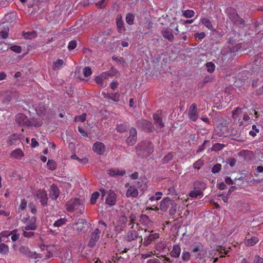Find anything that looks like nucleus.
I'll return each mask as SVG.
<instances>
[{"mask_svg": "<svg viewBox=\"0 0 263 263\" xmlns=\"http://www.w3.org/2000/svg\"><path fill=\"white\" fill-rule=\"evenodd\" d=\"M15 120L20 126H34L35 127L41 126L42 124L41 120L39 121L31 119L29 120L23 114H18L16 116Z\"/></svg>", "mask_w": 263, "mask_h": 263, "instance_id": "nucleus-1", "label": "nucleus"}, {"mask_svg": "<svg viewBox=\"0 0 263 263\" xmlns=\"http://www.w3.org/2000/svg\"><path fill=\"white\" fill-rule=\"evenodd\" d=\"M161 111L158 110L155 114L153 115V119L154 123L156 125L157 127L161 128L164 127V124L161 118Z\"/></svg>", "mask_w": 263, "mask_h": 263, "instance_id": "nucleus-6", "label": "nucleus"}, {"mask_svg": "<svg viewBox=\"0 0 263 263\" xmlns=\"http://www.w3.org/2000/svg\"><path fill=\"white\" fill-rule=\"evenodd\" d=\"M101 233V230L99 229H96L94 231L91 233L90 236V238L89 242L88 243V246L90 248L93 247L96 243L100 239V234Z\"/></svg>", "mask_w": 263, "mask_h": 263, "instance_id": "nucleus-3", "label": "nucleus"}, {"mask_svg": "<svg viewBox=\"0 0 263 263\" xmlns=\"http://www.w3.org/2000/svg\"><path fill=\"white\" fill-rule=\"evenodd\" d=\"M190 258V254L189 252H183L182 255V258L183 260H189Z\"/></svg>", "mask_w": 263, "mask_h": 263, "instance_id": "nucleus-50", "label": "nucleus"}, {"mask_svg": "<svg viewBox=\"0 0 263 263\" xmlns=\"http://www.w3.org/2000/svg\"><path fill=\"white\" fill-rule=\"evenodd\" d=\"M203 165V161L201 159H199L193 164V166L195 169L199 170Z\"/></svg>", "mask_w": 263, "mask_h": 263, "instance_id": "nucleus-35", "label": "nucleus"}, {"mask_svg": "<svg viewBox=\"0 0 263 263\" xmlns=\"http://www.w3.org/2000/svg\"><path fill=\"white\" fill-rule=\"evenodd\" d=\"M10 156L14 158H21L23 156V153L21 149H16L13 151L10 154Z\"/></svg>", "mask_w": 263, "mask_h": 263, "instance_id": "nucleus-25", "label": "nucleus"}, {"mask_svg": "<svg viewBox=\"0 0 263 263\" xmlns=\"http://www.w3.org/2000/svg\"><path fill=\"white\" fill-rule=\"evenodd\" d=\"M0 36L3 39H6L8 36V30H4L0 32Z\"/></svg>", "mask_w": 263, "mask_h": 263, "instance_id": "nucleus-53", "label": "nucleus"}, {"mask_svg": "<svg viewBox=\"0 0 263 263\" xmlns=\"http://www.w3.org/2000/svg\"><path fill=\"white\" fill-rule=\"evenodd\" d=\"M254 263H263V258L256 255L254 257Z\"/></svg>", "mask_w": 263, "mask_h": 263, "instance_id": "nucleus-54", "label": "nucleus"}, {"mask_svg": "<svg viewBox=\"0 0 263 263\" xmlns=\"http://www.w3.org/2000/svg\"><path fill=\"white\" fill-rule=\"evenodd\" d=\"M203 193L202 192L199 190H195L192 191L189 193L190 197L194 198H201L203 196Z\"/></svg>", "mask_w": 263, "mask_h": 263, "instance_id": "nucleus-23", "label": "nucleus"}, {"mask_svg": "<svg viewBox=\"0 0 263 263\" xmlns=\"http://www.w3.org/2000/svg\"><path fill=\"white\" fill-rule=\"evenodd\" d=\"M86 221L83 219H80L78 221L74 223L73 226V228L78 231L81 232L84 228V225L86 223Z\"/></svg>", "mask_w": 263, "mask_h": 263, "instance_id": "nucleus-19", "label": "nucleus"}, {"mask_svg": "<svg viewBox=\"0 0 263 263\" xmlns=\"http://www.w3.org/2000/svg\"><path fill=\"white\" fill-rule=\"evenodd\" d=\"M195 12L192 10H186L183 11V15L186 18H191L194 16Z\"/></svg>", "mask_w": 263, "mask_h": 263, "instance_id": "nucleus-33", "label": "nucleus"}, {"mask_svg": "<svg viewBox=\"0 0 263 263\" xmlns=\"http://www.w3.org/2000/svg\"><path fill=\"white\" fill-rule=\"evenodd\" d=\"M36 218L35 216L29 217L28 221L26 223V225L23 228L25 230H34L36 229Z\"/></svg>", "mask_w": 263, "mask_h": 263, "instance_id": "nucleus-8", "label": "nucleus"}, {"mask_svg": "<svg viewBox=\"0 0 263 263\" xmlns=\"http://www.w3.org/2000/svg\"><path fill=\"white\" fill-rule=\"evenodd\" d=\"M36 33L35 32H27L24 34V37L26 39H31L36 36Z\"/></svg>", "mask_w": 263, "mask_h": 263, "instance_id": "nucleus-45", "label": "nucleus"}, {"mask_svg": "<svg viewBox=\"0 0 263 263\" xmlns=\"http://www.w3.org/2000/svg\"><path fill=\"white\" fill-rule=\"evenodd\" d=\"M11 234H12V232H7V231H4L2 232L0 235H1L2 237H8L9 235H11Z\"/></svg>", "mask_w": 263, "mask_h": 263, "instance_id": "nucleus-58", "label": "nucleus"}, {"mask_svg": "<svg viewBox=\"0 0 263 263\" xmlns=\"http://www.w3.org/2000/svg\"><path fill=\"white\" fill-rule=\"evenodd\" d=\"M207 70L209 72H213L215 70V65L212 62H208L206 64Z\"/></svg>", "mask_w": 263, "mask_h": 263, "instance_id": "nucleus-39", "label": "nucleus"}, {"mask_svg": "<svg viewBox=\"0 0 263 263\" xmlns=\"http://www.w3.org/2000/svg\"><path fill=\"white\" fill-rule=\"evenodd\" d=\"M102 95L104 98L111 100L116 102H118L120 100V94L117 92L110 94L107 91H104L102 92Z\"/></svg>", "mask_w": 263, "mask_h": 263, "instance_id": "nucleus-7", "label": "nucleus"}, {"mask_svg": "<svg viewBox=\"0 0 263 263\" xmlns=\"http://www.w3.org/2000/svg\"><path fill=\"white\" fill-rule=\"evenodd\" d=\"M138 233L135 230H130L128 231L124 237V239L129 242L137 239L138 237Z\"/></svg>", "mask_w": 263, "mask_h": 263, "instance_id": "nucleus-12", "label": "nucleus"}, {"mask_svg": "<svg viewBox=\"0 0 263 263\" xmlns=\"http://www.w3.org/2000/svg\"><path fill=\"white\" fill-rule=\"evenodd\" d=\"M24 231L23 236L25 237L29 238L33 236L34 232L30 231V230H25L24 228H22Z\"/></svg>", "mask_w": 263, "mask_h": 263, "instance_id": "nucleus-44", "label": "nucleus"}, {"mask_svg": "<svg viewBox=\"0 0 263 263\" xmlns=\"http://www.w3.org/2000/svg\"><path fill=\"white\" fill-rule=\"evenodd\" d=\"M137 140V130L135 128L132 127L129 130V136L126 141L128 144L133 145Z\"/></svg>", "mask_w": 263, "mask_h": 263, "instance_id": "nucleus-9", "label": "nucleus"}, {"mask_svg": "<svg viewBox=\"0 0 263 263\" xmlns=\"http://www.w3.org/2000/svg\"><path fill=\"white\" fill-rule=\"evenodd\" d=\"M66 220L65 218L58 219L54 222L53 226L55 227H59L63 225L66 222Z\"/></svg>", "mask_w": 263, "mask_h": 263, "instance_id": "nucleus-38", "label": "nucleus"}, {"mask_svg": "<svg viewBox=\"0 0 263 263\" xmlns=\"http://www.w3.org/2000/svg\"><path fill=\"white\" fill-rule=\"evenodd\" d=\"M225 182L227 184L230 185L234 184L233 180L229 177H227L225 178Z\"/></svg>", "mask_w": 263, "mask_h": 263, "instance_id": "nucleus-57", "label": "nucleus"}, {"mask_svg": "<svg viewBox=\"0 0 263 263\" xmlns=\"http://www.w3.org/2000/svg\"><path fill=\"white\" fill-rule=\"evenodd\" d=\"M106 0H101L100 1L98 2L96 4V5L99 7V8H103L105 6Z\"/></svg>", "mask_w": 263, "mask_h": 263, "instance_id": "nucleus-55", "label": "nucleus"}, {"mask_svg": "<svg viewBox=\"0 0 263 263\" xmlns=\"http://www.w3.org/2000/svg\"><path fill=\"white\" fill-rule=\"evenodd\" d=\"M12 234H11V240L13 241H15L17 240L20 238V234L16 233V230H14L12 231Z\"/></svg>", "mask_w": 263, "mask_h": 263, "instance_id": "nucleus-43", "label": "nucleus"}, {"mask_svg": "<svg viewBox=\"0 0 263 263\" xmlns=\"http://www.w3.org/2000/svg\"><path fill=\"white\" fill-rule=\"evenodd\" d=\"M194 36L196 39L197 38L200 40H201V39H203V38H204V37L205 36V34L203 32H201L200 33L197 32V33H195L194 34Z\"/></svg>", "mask_w": 263, "mask_h": 263, "instance_id": "nucleus-51", "label": "nucleus"}, {"mask_svg": "<svg viewBox=\"0 0 263 263\" xmlns=\"http://www.w3.org/2000/svg\"><path fill=\"white\" fill-rule=\"evenodd\" d=\"M162 36L168 40L170 42H173L175 39L174 35L168 28H164L161 31Z\"/></svg>", "mask_w": 263, "mask_h": 263, "instance_id": "nucleus-17", "label": "nucleus"}, {"mask_svg": "<svg viewBox=\"0 0 263 263\" xmlns=\"http://www.w3.org/2000/svg\"><path fill=\"white\" fill-rule=\"evenodd\" d=\"M9 250V247L7 245L3 243L0 244V254L6 255L8 253Z\"/></svg>", "mask_w": 263, "mask_h": 263, "instance_id": "nucleus-27", "label": "nucleus"}, {"mask_svg": "<svg viewBox=\"0 0 263 263\" xmlns=\"http://www.w3.org/2000/svg\"><path fill=\"white\" fill-rule=\"evenodd\" d=\"M200 22L204 25L207 28L211 30H214L212 24L210 20L207 17L201 18Z\"/></svg>", "mask_w": 263, "mask_h": 263, "instance_id": "nucleus-22", "label": "nucleus"}, {"mask_svg": "<svg viewBox=\"0 0 263 263\" xmlns=\"http://www.w3.org/2000/svg\"><path fill=\"white\" fill-rule=\"evenodd\" d=\"M146 263H160V262L158 259L154 258L148 260Z\"/></svg>", "mask_w": 263, "mask_h": 263, "instance_id": "nucleus-64", "label": "nucleus"}, {"mask_svg": "<svg viewBox=\"0 0 263 263\" xmlns=\"http://www.w3.org/2000/svg\"><path fill=\"white\" fill-rule=\"evenodd\" d=\"M47 165L48 168L50 170H54L57 167L55 162L52 160H49L47 162Z\"/></svg>", "mask_w": 263, "mask_h": 263, "instance_id": "nucleus-34", "label": "nucleus"}, {"mask_svg": "<svg viewBox=\"0 0 263 263\" xmlns=\"http://www.w3.org/2000/svg\"><path fill=\"white\" fill-rule=\"evenodd\" d=\"M181 252V248L179 245H175L174 246L171 255L172 257L177 258L179 257Z\"/></svg>", "mask_w": 263, "mask_h": 263, "instance_id": "nucleus-20", "label": "nucleus"}, {"mask_svg": "<svg viewBox=\"0 0 263 263\" xmlns=\"http://www.w3.org/2000/svg\"><path fill=\"white\" fill-rule=\"evenodd\" d=\"M92 150L97 155H103L106 152V147L104 143L97 141L93 144Z\"/></svg>", "mask_w": 263, "mask_h": 263, "instance_id": "nucleus-4", "label": "nucleus"}, {"mask_svg": "<svg viewBox=\"0 0 263 263\" xmlns=\"http://www.w3.org/2000/svg\"><path fill=\"white\" fill-rule=\"evenodd\" d=\"M135 16L132 13H128L126 16V22L129 25H132L134 23Z\"/></svg>", "mask_w": 263, "mask_h": 263, "instance_id": "nucleus-32", "label": "nucleus"}, {"mask_svg": "<svg viewBox=\"0 0 263 263\" xmlns=\"http://www.w3.org/2000/svg\"><path fill=\"white\" fill-rule=\"evenodd\" d=\"M60 192L58 187L52 184L50 187L49 197L52 200H56L59 196Z\"/></svg>", "mask_w": 263, "mask_h": 263, "instance_id": "nucleus-16", "label": "nucleus"}, {"mask_svg": "<svg viewBox=\"0 0 263 263\" xmlns=\"http://www.w3.org/2000/svg\"><path fill=\"white\" fill-rule=\"evenodd\" d=\"M116 194L114 192L110 191L107 194L106 198V204L109 205H114L116 203Z\"/></svg>", "mask_w": 263, "mask_h": 263, "instance_id": "nucleus-13", "label": "nucleus"}, {"mask_svg": "<svg viewBox=\"0 0 263 263\" xmlns=\"http://www.w3.org/2000/svg\"><path fill=\"white\" fill-rule=\"evenodd\" d=\"M169 202L170 200L167 198L163 199L162 200H161L160 205V209L161 210L164 212L167 211L169 206Z\"/></svg>", "mask_w": 263, "mask_h": 263, "instance_id": "nucleus-24", "label": "nucleus"}, {"mask_svg": "<svg viewBox=\"0 0 263 263\" xmlns=\"http://www.w3.org/2000/svg\"><path fill=\"white\" fill-rule=\"evenodd\" d=\"M125 171L117 168H110L107 171V174L111 177L122 176L125 174Z\"/></svg>", "mask_w": 263, "mask_h": 263, "instance_id": "nucleus-11", "label": "nucleus"}, {"mask_svg": "<svg viewBox=\"0 0 263 263\" xmlns=\"http://www.w3.org/2000/svg\"><path fill=\"white\" fill-rule=\"evenodd\" d=\"M29 208L33 214H35L36 212V209L33 204H29Z\"/></svg>", "mask_w": 263, "mask_h": 263, "instance_id": "nucleus-60", "label": "nucleus"}, {"mask_svg": "<svg viewBox=\"0 0 263 263\" xmlns=\"http://www.w3.org/2000/svg\"><path fill=\"white\" fill-rule=\"evenodd\" d=\"M159 237V234L157 233H153V231L151 232V234L147 237H145L143 239V244L145 246H147L150 245L153 241L158 238Z\"/></svg>", "mask_w": 263, "mask_h": 263, "instance_id": "nucleus-10", "label": "nucleus"}, {"mask_svg": "<svg viewBox=\"0 0 263 263\" xmlns=\"http://www.w3.org/2000/svg\"><path fill=\"white\" fill-rule=\"evenodd\" d=\"M64 64V62L62 59H58L54 62L53 65V69L54 70L60 69Z\"/></svg>", "mask_w": 263, "mask_h": 263, "instance_id": "nucleus-28", "label": "nucleus"}, {"mask_svg": "<svg viewBox=\"0 0 263 263\" xmlns=\"http://www.w3.org/2000/svg\"><path fill=\"white\" fill-rule=\"evenodd\" d=\"M242 112V109L239 107H237L232 112V116L233 118H236L239 115H240Z\"/></svg>", "mask_w": 263, "mask_h": 263, "instance_id": "nucleus-41", "label": "nucleus"}, {"mask_svg": "<svg viewBox=\"0 0 263 263\" xmlns=\"http://www.w3.org/2000/svg\"><path fill=\"white\" fill-rule=\"evenodd\" d=\"M238 14L234 11L232 13L229 14V17L230 20H232L234 23L236 22V20L238 18Z\"/></svg>", "mask_w": 263, "mask_h": 263, "instance_id": "nucleus-40", "label": "nucleus"}, {"mask_svg": "<svg viewBox=\"0 0 263 263\" xmlns=\"http://www.w3.org/2000/svg\"><path fill=\"white\" fill-rule=\"evenodd\" d=\"M259 241V239L257 237H252L250 239L245 240V244L247 246H253Z\"/></svg>", "mask_w": 263, "mask_h": 263, "instance_id": "nucleus-21", "label": "nucleus"}, {"mask_svg": "<svg viewBox=\"0 0 263 263\" xmlns=\"http://www.w3.org/2000/svg\"><path fill=\"white\" fill-rule=\"evenodd\" d=\"M226 185L224 182H220L218 184V188L220 190H224L226 188Z\"/></svg>", "mask_w": 263, "mask_h": 263, "instance_id": "nucleus-63", "label": "nucleus"}, {"mask_svg": "<svg viewBox=\"0 0 263 263\" xmlns=\"http://www.w3.org/2000/svg\"><path fill=\"white\" fill-rule=\"evenodd\" d=\"M39 145L38 142L36 141L34 138L31 139V146L33 147H35Z\"/></svg>", "mask_w": 263, "mask_h": 263, "instance_id": "nucleus-59", "label": "nucleus"}, {"mask_svg": "<svg viewBox=\"0 0 263 263\" xmlns=\"http://www.w3.org/2000/svg\"><path fill=\"white\" fill-rule=\"evenodd\" d=\"M107 79V77L105 73H103L100 76H97L95 78V82L100 87H104L106 86L107 83H105V80Z\"/></svg>", "mask_w": 263, "mask_h": 263, "instance_id": "nucleus-15", "label": "nucleus"}, {"mask_svg": "<svg viewBox=\"0 0 263 263\" xmlns=\"http://www.w3.org/2000/svg\"><path fill=\"white\" fill-rule=\"evenodd\" d=\"M83 201L79 199L74 198L68 201L66 204V209L69 212H72L77 210L82 211L84 210Z\"/></svg>", "mask_w": 263, "mask_h": 263, "instance_id": "nucleus-2", "label": "nucleus"}, {"mask_svg": "<svg viewBox=\"0 0 263 263\" xmlns=\"http://www.w3.org/2000/svg\"><path fill=\"white\" fill-rule=\"evenodd\" d=\"M165 245L163 243V242H160L158 243L157 246V249L160 250V249H163L165 248Z\"/></svg>", "mask_w": 263, "mask_h": 263, "instance_id": "nucleus-61", "label": "nucleus"}, {"mask_svg": "<svg viewBox=\"0 0 263 263\" xmlns=\"http://www.w3.org/2000/svg\"><path fill=\"white\" fill-rule=\"evenodd\" d=\"M77 46V42L75 41H70L68 46V48L69 50H72L76 48Z\"/></svg>", "mask_w": 263, "mask_h": 263, "instance_id": "nucleus-52", "label": "nucleus"}, {"mask_svg": "<svg viewBox=\"0 0 263 263\" xmlns=\"http://www.w3.org/2000/svg\"><path fill=\"white\" fill-rule=\"evenodd\" d=\"M173 158V154L172 153H168L162 160V164H165L168 163L172 160Z\"/></svg>", "mask_w": 263, "mask_h": 263, "instance_id": "nucleus-29", "label": "nucleus"}, {"mask_svg": "<svg viewBox=\"0 0 263 263\" xmlns=\"http://www.w3.org/2000/svg\"><path fill=\"white\" fill-rule=\"evenodd\" d=\"M138 191L135 186H130L126 192V196L135 198L138 196Z\"/></svg>", "mask_w": 263, "mask_h": 263, "instance_id": "nucleus-18", "label": "nucleus"}, {"mask_svg": "<svg viewBox=\"0 0 263 263\" xmlns=\"http://www.w3.org/2000/svg\"><path fill=\"white\" fill-rule=\"evenodd\" d=\"M20 253L24 255H29L30 251L28 247L25 246H21L18 250Z\"/></svg>", "mask_w": 263, "mask_h": 263, "instance_id": "nucleus-30", "label": "nucleus"}, {"mask_svg": "<svg viewBox=\"0 0 263 263\" xmlns=\"http://www.w3.org/2000/svg\"><path fill=\"white\" fill-rule=\"evenodd\" d=\"M27 201H25V200H24V199L22 200L21 201V204L19 206L18 210L19 211L24 210L27 206Z\"/></svg>", "mask_w": 263, "mask_h": 263, "instance_id": "nucleus-49", "label": "nucleus"}, {"mask_svg": "<svg viewBox=\"0 0 263 263\" xmlns=\"http://www.w3.org/2000/svg\"><path fill=\"white\" fill-rule=\"evenodd\" d=\"M116 129L118 132L123 133L126 130V127L125 125L121 124L118 125Z\"/></svg>", "mask_w": 263, "mask_h": 263, "instance_id": "nucleus-48", "label": "nucleus"}, {"mask_svg": "<svg viewBox=\"0 0 263 263\" xmlns=\"http://www.w3.org/2000/svg\"><path fill=\"white\" fill-rule=\"evenodd\" d=\"M18 138V136L16 134H13L10 135L7 139V142L8 144L11 145L14 143Z\"/></svg>", "mask_w": 263, "mask_h": 263, "instance_id": "nucleus-26", "label": "nucleus"}, {"mask_svg": "<svg viewBox=\"0 0 263 263\" xmlns=\"http://www.w3.org/2000/svg\"><path fill=\"white\" fill-rule=\"evenodd\" d=\"M99 195L100 193L98 192H96L91 195L90 199L91 204H94L96 203L97 199L98 198Z\"/></svg>", "mask_w": 263, "mask_h": 263, "instance_id": "nucleus-31", "label": "nucleus"}, {"mask_svg": "<svg viewBox=\"0 0 263 263\" xmlns=\"http://www.w3.org/2000/svg\"><path fill=\"white\" fill-rule=\"evenodd\" d=\"M10 49L15 52V53H19L21 52L22 49L21 46L18 45H13L10 47Z\"/></svg>", "mask_w": 263, "mask_h": 263, "instance_id": "nucleus-46", "label": "nucleus"}, {"mask_svg": "<svg viewBox=\"0 0 263 263\" xmlns=\"http://www.w3.org/2000/svg\"><path fill=\"white\" fill-rule=\"evenodd\" d=\"M86 114H83L82 115L76 116L75 118V121L77 122H83L86 120Z\"/></svg>", "mask_w": 263, "mask_h": 263, "instance_id": "nucleus-47", "label": "nucleus"}, {"mask_svg": "<svg viewBox=\"0 0 263 263\" xmlns=\"http://www.w3.org/2000/svg\"><path fill=\"white\" fill-rule=\"evenodd\" d=\"M188 116L189 119L193 122H195L198 119L199 116L196 104L193 103L190 107L188 110Z\"/></svg>", "mask_w": 263, "mask_h": 263, "instance_id": "nucleus-5", "label": "nucleus"}, {"mask_svg": "<svg viewBox=\"0 0 263 263\" xmlns=\"http://www.w3.org/2000/svg\"><path fill=\"white\" fill-rule=\"evenodd\" d=\"M223 147V145L220 143H215L214 144L212 147V150L213 151H219L222 149Z\"/></svg>", "mask_w": 263, "mask_h": 263, "instance_id": "nucleus-42", "label": "nucleus"}, {"mask_svg": "<svg viewBox=\"0 0 263 263\" xmlns=\"http://www.w3.org/2000/svg\"><path fill=\"white\" fill-rule=\"evenodd\" d=\"M117 85L118 82L117 81H113L110 84V86L112 89H115L117 87Z\"/></svg>", "mask_w": 263, "mask_h": 263, "instance_id": "nucleus-62", "label": "nucleus"}, {"mask_svg": "<svg viewBox=\"0 0 263 263\" xmlns=\"http://www.w3.org/2000/svg\"><path fill=\"white\" fill-rule=\"evenodd\" d=\"M37 198L40 199L42 205H45L47 203L48 198L47 193L43 190H39L36 193Z\"/></svg>", "mask_w": 263, "mask_h": 263, "instance_id": "nucleus-14", "label": "nucleus"}, {"mask_svg": "<svg viewBox=\"0 0 263 263\" xmlns=\"http://www.w3.org/2000/svg\"><path fill=\"white\" fill-rule=\"evenodd\" d=\"M221 164L219 163H217L214 165L212 168V172L213 174H216L220 171L221 170Z\"/></svg>", "mask_w": 263, "mask_h": 263, "instance_id": "nucleus-36", "label": "nucleus"}, {"mask_svg": "<svg viewBox=\"0 0 263 263\" xmlns=\"http://www.w3.org/2000/svg\"><path fill=\"white\" fill-rule=\"evenodd\" d=\"M78 131L83 136V137H87V134L85 132V131L81 127H78Z\"/></svg>", "mask_w": 263, "mask_h": 263, "instance_id": "nucleus-56", "label": "nucleus"}, {"mask_svg": "<svg viewBox=\"0 0 263 263\" xmlns=\"http://www.w3.org/2000/svg\"><path fill=\"white\" fill-rule=\"evenodd\" d=\"M83 73L85 77H88L91 73V69L89 67H86L83 69Z\"/></svg>", "mask_w": 263, "mask_h": 263, "instance_id": "nucleus-37", "label": "nucleus"}]
</instances>
